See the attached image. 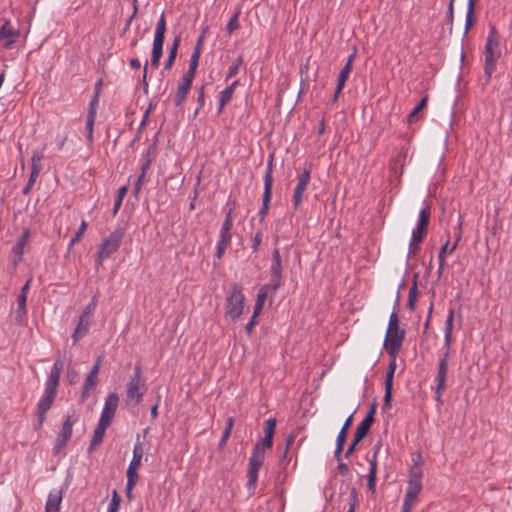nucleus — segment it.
<instances>
[{
	"mask_svg": "<svg viewBox=\"0 0 512 512\" xmlns=\"http://www.w3.org/2000/svg\"><path fill=\"white\" fill-rule=\"evenodd\" d=\"M453 322H454V309L451 308L448 312V316L445 323V344L447 346V351L444 353L443 357L439 361L438 373H437V387L436 394L438 397L441 396L442 391L446 386V375L448 371V356L449 349L452 342V331H453Z\"/></svg>",
	"mask_w": 512,
	"mask_h": 512,
	"instance_id": "1",
	"label": "nucleus"
},
{
	"mask_svg": "<svg viewBox=\"0 0 512 512\" xmlns=\"http://www.w3.org/2000/svg\"><path fill=\"white\" fill-rule=\"evenodd\" d=\"M405 331L399 328V319L395 312L390 315L384 345L389 356L398 354L404 339Z\"/></svg>",
	"mask_w": 512,
	"mask_h": 512,
	"instance_id": "2",
	"label": "nucleus"
},
{
	"mask_svg": "<svg viewBox=\"0 0 512 512\" xmlns=\"http://www.w3.org/2000/svg\"><path fill=\"white\" fill-rule=\"evenodd\" d=\"M124 235L125 229L123 227H118L102 240L97 252V268L102 265L105 259L109 258L113 253H115L119 249Z\"/></svg>",
	"mask_w": 512,
	"mask_h": 512,
	"instance_id": "3",
	"label": "nucleus"
},
{
	"mask_svg": "<svg viewBox=\"0 0 512 512\" xmlns=\"http://www.w3.org/2000/svg\"><path fill=\"white\" fill-rule=\"evenodd\" d=\"M245 307V297L239 284H232L226 296L225 317L235 320L239 318Z\"/></svg>",
	"mask_w": 512,
	"mask_h": 512,
	"instance_id": "4",
	"label": "nucleus"
},
{
	"mask_svg": "<svg viewBox=\"0 0 512 512\" xmlns=\"http://www.w3.org/2000/svg\"><path fill=\"white\" fill-rule=\"evenodd\" d=\"M485 67H484V75L485 82H489L493 72L496 69V63L501 56V48L500 43L494 36V34H490L487 38V42L485 45Z\"/></svg>",
	"mask_w": 512,
	"mask_h": 512,
	"instance_id": "5",
	"label": "nucleus"
},
{
	"mask_svg": "<svg viewBox=\"0 0 512 512\" xmlns=\"http://www.w3.org/2000/svg\"><path fill=\"white\" fill-rule=\"evenodd\" d=\"M144 392L145 382L141 378V368L140 366H136L134 374L127 384V398L132 401L134 405H138L142 401Z\"/></svg>",
	"mask_w": 512,
	"mask_h": 512,
	"instance_id": "6",
	"label": "nucleus"
},
{
	"mask_svg": "<svg viewBox=\"0 0 512 512\" xmlns=\"http://www.w3.org/2000/svg\"><path fill=\"white\" fill-rule=\"evenodd\" d=\"M265 458V451L260 447V444H256L255 448L249 459L248 467V488L254 489L258 479V472L263 464Z\"/></svg>",
	"mask_w": 512,
	"mask_h": 512,
	"instance_id": "7",
	"label": "nucleus"
},
{
	"mask_svg": "<svg viewBox=\"0 0 512 512\" xmlns=\"http://www.w3.org/2000/svg\"><path fill=\"white\" fill-rule=\"evenodd\" d=\"M79 417L76 413L68 415L64 421L62 428L55 440L54 450L59 453L63 448L66 447L72 435L73 425L78 421Z\"/></svg>",
	"mask_w": 512,
	"mask_h": 512,
	"instance_id": "8",
	"label": "nucleus"
},
{
	"mask_svg": "<svg viewBox=\"0 0 512 512\" xmlns=\"http://www.w3.org/2000/svg\"><path fill=\"white\" fill-rule=\"evenodd\" d=\"M310 182V169H305L297 179V184L293 194V206L294 209H298L302 202L303 194L307 189Z\"/></svg>",
	"mask_w": 512,
	"mask_h": 512,
	"instance_id": "9",
	"label": "nucleus"
},
{
	"mask_svg": "<svg viewBox=\"0 0 512 512\" xmlns=\"http://www.w3.org/2000/svg\"><path fill=\"white\" fill-rule=\"evenodd\" d=\"M382 449V442L378 441L374 447V453L372 458L369 460V474L367 479V488L374 494L376 492V475H377V456L380 454Z\"/></svg>",
	"mask_w": 512,
	"mask_h": 512,
	"instance_id": "10",
	"label": "nucleus"
},
{
	"mask_svg": "<svg viewBox=\"0 0 512 512\" xmlns=\"http://www.w3.org/2000/svg\"><path fill=\"white\" fill-rule=\"evenodd\" d=\"M118 403H119V397L117 396V394L111 393L105 401V405L102 410L99 421H102V422L110 425V423L112 422V420L115 416V412L118 407Z\"/></svg>",
	"mask_w": 512,
	"mask_h": 512,
	"instance_id": "11",
	"label": "nucleus"
},
{
	"mask_svg": "<svg viewBox=\"0 0 512 512\" xmlns=\"http://www.w3.org/2000/svg\"><path fill=\"white\" fill-rule=\"evenodd\" d=\"M273 184V176H272V160H270L267 170L265 172V187H264V195H263V203L262 208L260 210V215L264 217L267 213L268 206L271 199V190Z\"/></svg>",
	"mask_w": 512,
	"mask_h": 512,
	"instance_id": "12",
	"label": "nucleus"
},
{
	"mask_svg": "<svg viewBox=\"0 0 512 512\" xmlns=\"http://www.w3.org/2000/svg\"><path fill=\"white\" fill-rule=\"evenodd\" d=\"M396 356H390L391 360L388 365V370L385 378V395H384V403L385 405H389L392 398V387H393V377L396 370Z\"/></svg>",
	"mask_w": 512,
	"mask_h": 512,
	"instance_id": "13",
	"label": "nucleus"
},
{
	"mask_svg": "<svg viewBox=\"0 0 512 512\" xmlns=\"http://www.w3.org/2000/svg\"><path fill=\"white\" fill-rule=\"evenodd\" d=\"M413 465L409 471V480L408 486L422 487V477H423V469L421 465V456L417 455L416 458L413 459Z\"/></svg>",
	"mask_w": 512,
	"mask_h": 512,
	"instance_id": "14",
	"label": "nucleus"
},
{
	"mask_svg": "<svg viewBox=\"0 0 512 512\" xmlns=\"http://www.w3.org/2000/svg\"><path fill=\"white\" fill-rule=\"evenodd\" d=\"M422 487L408 486L403 501L402 512H412V509L418 501V495L420 494Z\"/></svg>",
	"mask_w": 512,
	"mask_h": 512,
	"instance_id": "15",
	"label": "nucleus"
},
{
	"mask_svg": "<svg viewBox=\"0 0 512 512\" xmlns=\"http://www.w3.org/2000/svg\"><path fill=\"white\" fill-rule=\"evenodd\" d=\"M57 390L58 387L46 384L44 394L38 403V410L47 412L51 408L56 398Z\"/></svg>",
	"mask_w": 512,
	"mask_h": 512,
	"instance_id": "16",
	"label": "nucleus"
},
{
	"mask_svg": "<svg viewBox=\"0 0 512 512\" xmlns=\"http://www.w3.org/2000/svg\"><path fill=\"white\" fill-rule=\"evenodd\" d=\"M194 77L188 76L186 74L183 75L181 79V83L178 86L176 96H175V105L180 106L183 101L186 99L188 91L191 88Z\"/></svg>",
	"mask_w": 512,
	"mask_h": 512,
	"instance_id": "17",
	"label": "nucleus"
},
{
	"mask_svg": "<svg viewBox=\"0 0 512 512\" xmlns=\"http://www.w3.org/2000/svg\"><path fill=\"white\" fill-rule=\"evenodd\" d=\"M164 36L165 34H155L151 58V65L154 68H157L159 66V61L160 58L162 57Z\"/></svg>",
	"mask_w": 512,
	"mask_h": 512,
	"instance_id": "18",
	"label": "nucleus"
},
{
	"mask_svg": "<svg viewBox=\"0 0 512 512\" xmlns=\"http://www.w3.org/2000/svg\"><path fill=\"white\" fill-rule=\"evenodd\" d=\"M90 326V317H86L85 315H81L79 317L78 325L73 333V343L75 344L79 338L85 336L88 333Z\"/></svg>",
	"mask_w": 512,
	"mask_h": 512,
	"instance_id": "19",
	"label": "nucleus"
},
{
	"mask_svg": "<svg viewBox=\"0 0 512 512\" xmlns=\"http://www.w3.org/2000/svg\"><path fill=\"white\" fill-rule=\"evenodd\" d=\"M109 427V424H106L102 421L98 422L97 427L94 430L93 437L89 446V450L91 451L94 447L100 445L103 441L106 429Z\"/></svg>",
	"mask_w": 512,
	"mask_h": 512,
	"instance_id": "20",
	"label": "nucleus"
},
{
	"mask_svg": "<svg viewBox=\"0 0 512 512\" xmlns=\"http://www.w3.org/2000/svg\"><path fill=\"white\" fill-rule=\"evenodd\" d=\"M63 365L64 364L61 359H57L54 362V365L51 369V372H50V375L48 377L46 384L56 386V387L59 386V380H60V375H61V372L63 369Z\"/></svg>",
	"mask_w": 512,
	"mask_h": 512,
	"instance_id": "21",
	"label": "nucleus"
},
{
	"mask_svg": "<svg viewBox=\"0 0 512 512\" xmlns=\"http://www.w3.org/2000/svg\"><path fill=\"white\" fill-rule=\"evenodd\" d=\"M61 500V491L50 492L46 502L45 512H57L59 510Z\"/></svg>",
	"mask_w": 512,
	"mask_h": 512,
	"instance_id": "22",
	"label": "nucleus"
},
{
	"mask_svg": "<svg viewBox=\"0 0 512 512\" xmlns=\"http://www.w3.org/2000/svg\"><path fill=\"white\" fill-rule=\"evenodd\" d=\"M231 241V230H220V239L217 244V258L220 259Z\"/></svg>",
	"mask_w": 512,
	"mask_h": 512,
	"instance_id": "23",
	"label": "nucleus"
},
{
	"mask_svg": "<svg viewBox=\"0 0 512 512\" xmlns=\"http://www.w3.org/2000/svg\"><path fill=\"white\" fill-rule=\"evenodd\" d=\"M97 382H98V376L95 374L93 375L92 373L89 372V374L87 375V377L84 381V384H83V390H82V393L80 396L81 403H84V401L86 400V398L89 394V391L96 387Z\"/></svg>",
	"mask_w": 512,
	"mask_h": 512,
	"instance_id": "24",
	"label": "nucleus"
},
{
	"mask_svg": "<svg viewBox=\"0 0 512 512\" xmlns=\"http://www.w3.org/2000/svg\"><path fill=\"white\" fill-rule=\"evenodd\" d=\"M270 283H272V286L274 289H278L281 285V279H282V264L281 263H272L270 268Z\"/></svg>",
	"mask_w": 512,
	"mask_h": 512,
	"instance_id": "25",
	"label": "nucleus"
},
{
	"mask_svg": "<svg viewBox=\"0 0 512 512\" xmlns=\"http://www.w3.org/2000/svg\"><path fill=\"white\" fill-rule=\"evenodd\" d=\"M29 238L30 231L29 229H25L13 247V252L18 256L19 260L22 258L24 247L28 243Z\"/></svg>",
	"mask_w": 512,
	"mask_h": 512,
	"instance_id": "26",
	"label": "nucleus"
},
{
	"mask_svg": "<svg viewBox=\"0 0 512 512\" xmlns=\"http://www.w3.org/2000/svg\"><path fill=\"white\" fill-rule=\"evenodd\" d=\"M350 72H351V66H350V64H346L343 67V69L341 70V72L339 73L337 87H336L335 94H334V100L337 99L338 95L342 91Z\"/></svg>",
	"mask_w": 512,
	"mask_h": 512,
	"instance_id": "27",
	"label": "nucleus"
},
{
	"mask_svg": "<svg viewBox=\"0 0 512 512\" xmlns=\"http://www.w3.org/2000/svg\"><path fill=\"white\" fill-rule=\"evenodd\" d=\"M237 84H238V81L236 80L229 87H227L226 89H224L221 92L219 112H221L223 110L224 106L231 100Z\"/></svg>",
	"mask_w": 512,
	"mask_h": 512,
	"instance_id": "28",
	"label": "nucleus"
},
{
	"mask_svg": "<svg viewBox=\"0 0 512 512\" xmlns=\"http://www.w3.org/2000/svg\"><path fill=\"white\" fill-rule=\"evenodd\" d=\"M277 290L278 289L273 288L272 283L270 282L268 284L263 285L258 291L256 302L264 305L268 295H274L277 292Z\"/></svg>",
	"mask_w": 512,
	"mask_h": 512,
	"instance_id": "29",
	"label": "nucleus"
},
{
	"mask_svg": "<svg viewBox=\"0 0 512 512\" xmlns=\"http://www.w3.org/2000/svg\"><path fill=\"white\" fill-rule=\"evenodd\" d=\"M21 34H0V46L5 49H11L18 42Z\"/></svg>",
	"mask_w": 512,
	"mask_h": 512,
	"instance_id": "30",
	"label": "nucleus"
},
{
	"mask_svg": "<svg viewBox=\"0 0 512 512\" xmlns=\"http://www.w3.org/2000/svg\"><path fill=\"white\" fill-rule=\"evenodd\" d=\"M430 215H431L430 209L423 208L419 213V221H418L416 229L422 230L425 233H427V227H428Z\"/></svg>",
	"mask_w": 512,
	"mask_h": 512,
	"instance_id": "31",
	"label": "nucleus"
},
{
	"mask_svg": "<svg viewBox=\"0 0 512 512\" xmlns=\"http://www.w3.org/2000/svg\"><path fill=\"white\" fill-rule=\"evenodd\" d=\"M430 215H431L430 209L423 208L419 213V221H418L416 229L422 230L425 233H427V227H428Z\"/></svg>",
	"mask_w": 512,
	"mask_h": 512,
	"instance_id": "32",
	"label": "nucleus"
},
{
	"mask_svg": "<svg viewBox=\"0 0 512 512\" xmlns=\"http://www.w3.org/2000/svg\"><path fill=\"white\" fill-rule=\"evenodd\" d=\"M474 21V0H468L464 32H468L473 27Z\"/></svg>",
	"mask_w": 512,
	"mask_h": 512,
	"instance_id": "33",
	"label": "nucleus"
},
{
	"mask_svg": "<svg viewBox=\"0 0 512 512\" xmlns=\"http://www.w3.org/2000/svg\"><path fill=\"white\" fill-rule=\"evenodd\" d=\"M142 457H143V448H142L141 444L139 442H137L134 445L133 457H132V460H131L129 466L139 469V467L141 466Z\"/></svg>",
	"mask_w": 512,
	"mask_h": 512,
	"instance_id": "34",
	"label": "nucleus"
},
{
	"mask_svg": "<svg viewBox=\"0 0 512 512\" xmlns=\"http://www.w3.org/2000/svg\"><path fill=\"white\" fill-rule=\"evenodd\" d=\"M417 295H418V288H417V281L415 278L412 286L409 289V295H408V307L410 310H414V308H415Z\"/></svg>",
	"mask_w": 512,
	"mask_h": 512,
	"instance_id": "35",
	"label": "nucleus"
},
{
	"mask_svg": "<svg viewBox=\"0 0 512 512\" xmlns=\"http://www.w3.org/2000/svg\"><path fill=\"white\" fill-rule=\"evenodd\" d=\"M127 191H128L127 186H122L119 188L118 194H117V197H116V200L114 203V207H113V215H116L118 213V211L122 205L123 198L127 194Z\"/></svg>",
	"mask_w": 512,
	"mask_h": 512,
	"instance_id": "36",
	"label": "nucleus"
},
{
	"mask_svg": "<svg viewBox=\"0 0 512 512\" xmlns=\"http://www.w3.org/2000/svg\"><path fill=\"white\" fill-rule=\"evenodd\" d=\"M87 222L85 220H83L80 224V227L76 233V235L71 239L70 243H69V248L73 247L77 242H79L82 238V236L84 235L86 229H87Z\"/></svg>",
	"mask_w": 512,
	"mask_h": 512,
	"instance_id": "37",
	"label": "nucleus"
},
{
	"mask_svg": "<svg viewBox=\"0 0 512 512\" xmlns=\"http://www.w3.org/2000/svg\"><path fill=\"white\" fill-rule=\"evenodd\" d=\"M351 424H352V415L346 419L343 427L341 428V430L337 436V440H336L337 442L345 443L346 437H347V432H348V429Z\"/></svg>",
	"mask_w": 512,
	"mask_h": 512,
	"instance_id": "38",
	"label": "nucleus"
},
{
	"mask_svg": "<svg viewBox=\"0 0 512 512\" xmlns=\"http://www.w3.org/2000/svg\"><path fill=\"white\" fill-rule=\"evenodd\" d=\"M242 63H243V58H242V56H239L233 62V64L229 67V70H228V73H227V76H226L227 80L230 79V78H233L234 76L237 75V73L239 71V68L242 65Z\"/></svg>",
	"mask_w": 512,
	"mask_h": 512,
	"instance_id": "39",
	"label": "nucleus"
},
{
	"mask_svg": "<svg viewBox=\"0 0 512 512\" xmlns=\"http://www.w3.org/2000/svg\"><path fill=\"white\" fill-rule=\"evenodd\" d=\"M369 430L370 428L368 426H365L364 424L360 423L357 426L354 434L355 442H360L363 438H365Z\"/></svg>",
	"mask_w": 512,
	"mask_h": 512,
	"instance_id": "40",
	"label": "nucleus"
},
{
	"mask_svg": "<svg viewBox=\"0 0 512 512\" xmlns=\"http://www.w3.org/2000/svg\"><path fill=\"white\" fill-rule=\"evenodd\" d=\"M95 123V117H93L92 113H88L86 119V130H87V138L89 142L93 140V127Z\"/></svg>",
	"mask_w": 512,
	"mask_h": 512,
	"instance_id": "41",
	"label": "nucleus"
},
{
	"mask_svg": "<svg viewBox=\"0 0 512 512\" xmlns=\"http://www.w3.org/2000/svg\"><path fill=\"white\" fill-rule=\"evenodd\" d=\"M120 501V496L118 495L117 491L114 490L112 494V499L108 507V512H117L120 506Z\"/></svg>",
	"mask_w": 512,
	"mask_h": 512,
	"instance_id": "42",
	"label": "nucleus"
},
{
	"mask_svg": "<svg viewBox=\"0 0 512 512\" xmlns=\"http://www.w3.org/2000/svg\"><path fill=\"white\" fill-rule=\"evenodd\" d=\"M275 429H276V419L275 418H269L266 422H265V436H269L271 438H273V435L275 433Z\"/></svg>",
	"mask_w": 512,
	"mask_h": 512,
	"instance_id": "43",
	"label": "nucleus"
},
{
	"mask_svg": "<svg viewBox=\"0 0 512 512\" xmlns=\"http://www.w3.org/2000/svg\"><path fill=\"white\" fill-rule=\"evenodd\" d=\"M41 161H42V155L38 152H33L32 154V157H31V162H32V168L31 170H34L35 172L36 171H41Z\"/></svg>",
	"mask_w": 512,
	"mask_h": 512,
	"instance_id": "44",
	"label": "nucleus"
},
{
	"mask_svg": "<svg viewBox=\"0 0 512 512\" xmlns=\"http://www.w3.org/2000/svg\"><path fill=\"white\" fill-rule=\"evenodd\" d=\"M375 411H376V407H375V405L373 404V405L370 407V409H369V411H368V413H367L366 417L362 420V422H361V423H362V424H364L365 426H368L369 428H371V425H372V423H373V421H374Z\"/></svg>",
	"mask_w": 512,
	"mask_h": 512,
	"instance_id": "45",
	"label": "nucleus"
},
{
	"mask_svg": "<svg viewBox=\"0 0 512 512\" xmlns=\"http://www.w3.org/2000/svg\"><path fill=\"white\" fill-rule=\"evenodd\" d=\"M462 223H463V220H462V217L460 216L459 217V223H458V227H457V235H456V240H455V243L452 245V247L449 249V253L452 254L454 252V250L456 249L460 239H461V235H462Z\"/></svg>",
	"mask_w": 512,
	"mask_h": 512,
	"instance_id": "46",
	"label": "nucleus"
},
{
	"mask_svg": "<svg viewBox=\"0 0 512 512\" xmlns=\"http://www.w3.org/2000/svg\"><path fill=\"white\" fill-rule=\"evenodd\" d=\"M233 226L232 209H230L225 217L221 230H231Z\"/></svg>",
	"mask_w": 512,
	"mask_h": 512,
	"instance_id": "47",
	"label": "nucleus"
},
{
	"mask_svg": "<svg viewBox=\"0 0 512 512\" xmlns=\"http://www.w3.org/2000/svg\"><path fill=\"white\" fill-rule=\"evenodd\" d=\"M356 505H357V492H356L355 488H352L351 492H350L349 510L347 512H355Z\"/></svg>",
	"mask_w": 512,
	"mask_h": 512,
	"instance_id": "48",
	"label": "nucleus"
},
{
	"mask_svg": "<svg viewBox=\"0 0 512 512\" xmlns=\"http://www.w3.org/2000/svg\"><path fill=\"white\" fill-rule=\"evenodd\" d=\"M198 63H199L198 59L190 57L189 70L185 74L188 76H191V77H195Z\"/></svg>",
	"mask_w": 512,
	"mask_h": 512,
	"instance_id": "49",
	"label": "nucleus"
},
{
	"mask_svg": "<svg viewBox=\"0 0 512 512\" xmlns=\"http://www.w3.org/2000/svg\"><path fill=\"white\" fill-rule=\"evenodd\" d=\"M97 305V299L96 296H93L92 301L85 307L84 311L81 315H85L86 317H90L92 312L94 311L95 307Z\"/></svg>",
	"mask_w": 512,
	"mask_h": 512,
	"instance_id": "50",
	"label": "nucleus"
},
{
	"mask_svg": "<svg viewBox=\"0 0 512 512\" xmlns=\"http://www.w3.org/2000/svg\"><path fill=\"white\" fill-rule=\"evenodd\" d=\"M239 29L238 15L235 14L227 23L228 32H233L234 30Z\"/></svg>",
	"mask_w": 512,
	"mask_h": 512,
	"instance_id": "51",
	"label": "nucleus"
},
{
	"mask_svg": "<svg viewBox=\"0 0 512 512\" xmlns=\"http://www.w3.org/2000/svg\"><path fill=\"white\" fill-rule=\"evenodd\" d=\"M426 236V233L422 230H418V229H414L413 232H412V240H414V242H422L423 239L425 238Z\"/></svg>",
	"mask_w": 512,
	"mask_h": 512,
	"instance_id": "52",
	"label": "nucleus"
},
{
	"mask_svg": "<svg viewBox=\"0 0 512 512\" xmlns=\"http://www.w3.org/2000/svg\"><path fill=\"white\" fill-rule=\"evenodd\" d=\"M257 444H260V447L263 448V451L265 449H270L273 445V438L269 436H265L261 441H259Z\"/></svg>",
	"mask_w": 512,
	"mask_h": 512,
	"instance_id": "53",
	"label": "nucleus"
},
{
	"mask_svg": "<svg viewBox=\"0 0 512 512\" xmlns=\"http://www.w3.org/2000/svg\"><path fill=\"white\" fill-rule=\"evenodd\" d=\"M26 300H27V295H24V294H20L18 296V313L22 312V313H25V307H26Z\"/></svg>",
	"mask_w": 512,
	"mask_h": 512,
	"instance_id": "54",
	"label": "nucleus"
},
{
	"mask_svg": "<svg viewBox=\"0 0 512 512\" xmlns=\"http://www.w3.org/2000/svg\"><path fill=\"white\" fill-rule=\"evenodd\" d=\"M137 470H138V468L129 466L127 469V479L138 481L139 476H138Z\"/></svg>",
	"mask_w": 512,
	"mask_h": 512,
	"instance_id": "55",
	"label": "nucleus"
},
{
	"mask_svg": "<svg viewBox=\"0 0 512 512\" xmlns=\"http://www.w3.org/2000/svg\"><path fill=\"white\" fill-rule=\"evenodd\" d=\"M419 244L420 242H414V240L411 239L410 241V244H409V251H408V256L411 257V256H415L419 250Z\"/></svg>",
	"mask_w": 512,
	"mask_h": 512,
	"instance_id": "56",
	"label": "nucleus"
},
{
	"mask_svg": "<svg viewBox=\"0 0 512 512\" xmlns=\"http://www.w3.org/2000/svg\"><path fill=\"white\" fill-rule=\"evenodd\" d=\"M177 56V53L174 49H170L169 57L167 59V62L165 63V69H170L175 61V58Z\"/></svg>",
	"mask_w": 512,
	"mask_h": 512,
	"instance_id": "57",
	"label": "nucleus"
},
{
	"mask_svg": "<svg viewBox=\"0 0 512 512\" xmlns=\"http://www.w3.org/2000/svg\"><path fill=\"white\" fill-rule=\"evenodd\" d=\"M165 29H166V22H165L164 13H162L160 15L159 21L157 23V26H156V29L154 32H165Z\"/></svg>",
	"mask_w": 512,
	"mask_h": 512,
	"instance_id": "58",
	"label": "nucleus"
},
{
	"mask_svg": "<svg viewBox=\"0 0 512 512\" xmlns=\"http://www.w3.org/2000/svg\"><path fill=\"white\" fill-rule=\"evenodd\" d=\"M449 239L445 242V244L442 246L440 252H439V255H438V259H439V262H444L445 263V254H447V250H448V246H449Z\"/></svg>",
	"mask_w": 512,
	"mask_h": 512,
	"instance_id": "59",
	"label": "nucleus"
},
{
	"mask_svg": "<svg viewBox=\"0 0 512 512\" xmlns=\"http://www.w3.org/2000/svg\"><path fill=\"white\" fill-rule=\"evenodd\" d=\"M294 440H295V436L292 434H290L286 437V446H285V449L283 452V456H282L283 458H286L289 447L294 443Z\"/></svg>",
	"mask_w": 512,
	"mask_h": 512,
	"instance_id": "60",
	"label": "nucleus"
},
{
	"mask_svg": "<svg viewBox=\"0 0 512 512\" xmlns=\"http://www.w3.org/2000/svg\"><path fill=\"white\" fill-rule=\"evenodd\" d=\"M97 105H98V96L95 95L89 104V112H88V113H92L93 117H96Z\"/></svg>",
	"mask_w": 512,
	"mask_h": 512,
	"instance_id": "61",
	"label": "nucleus"
},
{
	"mask_svg": "<svg viewBox=\"0 0 512 512\" xmlns=\"http://www.w3.org/2000/svg\"><path fill=\"white\" fill-rule=\"evenodd\" d=\"M261 241H262V234H261V232H257L253 239V245H252V248L254 251L258 250V247H259Z\"/></svg>",
	"mask_w": 512,
	"mask_h": 512,
	"instance_id": "62",
	"label": "nucleus"
},
{
	"mask_svg": "<svg viewBox=\"0 0 512 512\" xmlns=\"http://www.w3.org/2000/svg\"><path fill=\"white\" fill-rule=\"evenodd\" d=\"M256 319L257 318H253V316L251 317L250 321L246 324L245 326V330L248 334H251L255 325H256Z\"/></svg>",
	"mask_w": 512,
	"mask_h": 512,
	"instance_id": "63",
	"label": "nucleus"
},
{
	"mask_svg": "<svg viewBox=\"0 0 512 512\" xmlns=\"http://www.w3.org/2000/svg\"><path fill=\"white\" fill-rule=\"evenodd\" d=\"M427 102H428V96H424L422 98V100L419 102V104L414 108L417 112H420L422 111L426 105H427Z\"/></svg>",
	"mask_w": 512,
	"mask_h": 512,
	"instance_id": "64",
	"label": "nucleus"
}]
</instances>
